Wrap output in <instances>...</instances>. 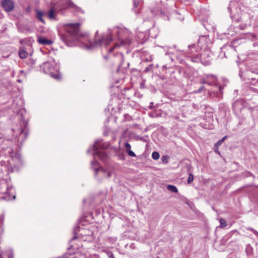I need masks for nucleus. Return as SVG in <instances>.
<instances>
[{"label":"nucleus","mask_w":258,"mask_h":258,"mask_svg":"<svg viewBox=\"0 0 258 258\" xmlns=\"http://www.w3.org/2000/svg\"><path fill=\"white\" fill-rule=\"evenodd\" d=\"M80 24L79 23L69 24L65 27V32L59 35L61 39L68 46H72L71 43L79 40L81 37L84 36L80 33Z\"/></svg>","instance_id":"f257e3e1"},{"label":"nucleus","mask_w":258,"mask_h":258,"mask_svg":"<svg viewBox=\"0 0 258 258\" xmlns=\"http://www.w3.org/2000/svg\"><path fill=\"white\" fill-rule=\"evenodd\" d=\"M41 68L45 74H49L52 78L57 80H60L61 76L57 71V67L53 66L50 62L46 61L43 63L41 65Z\"/></svg>","instance_id":"f03ea898"},{"label":"nucleus","mask_w":258,"mask_h":258,"mask_svg":"<svg viewBox=\"0 0 258 258\" xmlns=\"http://www.w3.org/2000/svg\"><path fill=\"white\" fill-rule=\"evenodd\" d=\"M112 36L111 33L107 35L103 34L101 35L99 39L95 38L93 41H89V46L88 48H94L102 45H104L106 47L110 44L112 41Z\"/></svg>","instance_id":"7ed1b4c3"},{"label":"nucleus","mask_w":258,"mask_h":258,"mask_svg":"<svg viewBox=\"0 0 258 258\" xmlns=\"http://www.w3.org/2000/svg\"><path fill=\"white\" fill-rule=\"evenodd\" d=\"M211 53L208 51H204L200 55V60L205 66L210 64L211 61Z\"/></svg>","instance_id":"20e7f679"},{"label":"nucleus","mask_w":258,"mask_h":258,"mask_svg":"<svg viewBox=\"0 0 258 258\" xmlns=\"http://www.w3.org/2000/svg\"><path fill=\"white\" fill-rule=\"evenodd\" d=\"M1 5L7 12H11L14 8V4L11 0H3L1 3Z\"/></svg>","instance_id":"39448f33"},{"label":"nucleus","mask_w":258,"mask_h":258,"mask_svg":"<svg viewBox=\"0 0 258 258\" xmlns=\"http://www.w3.org/2000/svg\"><path fill=\"white\" fill-rule=\"evenodd\" d=\"M109 145L108 143H103L102 141L97 140L93 145L92 148L93 150H102L106 149Z\"/></svg>","instance_id":"423d86ee"},{"label":"nucleus","mask_w":258,"mask_h":258,"mask_svg":"<svg viewBox=\"0 0 258 258\" xmlns=\"http://www.w3.org/2000/svg\"><path fill=\"white\" fill-rule=\"evenodd\" d=\"M95 153H93V155L97 156L101 160L105 161L107 159V154L103 150H94Z\"/></svg>","instance_id":"0eeeda50"},{"label":"nucleus","mask_w":258,"mask_h":258,"mask_svg":"<svg viewBox=\"0 0 258 258\" xmlns=\"http://www.w3.org/2000/svg\"><path fill=\"white\" fill-rule=\"evenodd\" d=\"M98 164V163L95 160L91 162V165L92 166V168L94 169V171L95 172V176L96 177H97L98 171H100L104 174H105V172H106V170L102 168V167H100L98 168V167H94V165H97Z\"/></svg>","instance_id":"6e6552de"},{"label":"nucleus","mask_w":258,"mask_h":258,"mask_svg":"<svg viewBox=\"0 0 258 258\" xmlns=\"http://www.w3.org/2000/svg\"><path fill=\"white\" fill-rule=\"evenodd\" d=\"M37 41L39 43L44 45H50L53 43L51 39H47L43 37H39Z\"/></svg>","instance_id":"1a4fd4ad"},{"label":"nucleus","mask_w":258,"mask_h":258,"mask_svg":"<svg viewBox=\"0 0 258 258\" xmlns=\"http://www.w3.org/2000/svg\"><path fill=\"white\" fill-rule=\"evenodd\" d=\"M124 147L126 150V152L129 156H130L131 157L136 156L135 153L131 150V145L128 142H126L124 144Z\"/></svg>","instance_id":"9d476101"},{"label":"nucleus","mask_w":258,"mask_h":258,"mask_svg":"<svg viewBox=\"0 0 258 258\" xmlns=\"http://www.w3.org/2000/svg\"><path fill=\"white\" fill-rule=\"evenodd\" d=\"M35 12L36 18L41 21L42 23L45 24V21L42 18L45 14L38 9L35 10Z\"/></svg>","instance_id":"9b49d317"},{"label":"nucleus","mask_w":258,"mask_h":258,"mask_svg":"<svg viewBox=\"0 0 258 258\" xmlns=\"http://www.w3.org/2000/svg\"><path fill=\"white\" fill-rule=\"evenodd\" d=\"M22 123L23 125H24L25 127L24 128H22L20 129V133H24L25 134V137L26 138L28 134V131L27 130V122H26L25 121H23Z\"/></svg>","instance_id":"f8f14e48"},{"label":"nucleus","mask_w":258,"mask_h":258,"mask_svg":"<svg viewBox=\"0 0 258 258\" xmlns=\"http://www.w3.org/2000/svg\"><path fill=\"white\" fill-rule=\"evenodd\" d=\"M19 55L21 58H25L28 56V52L24 49H20L19 51Z\"/></svg>","instance_id":"ddd939ff"},{"label":"nucleus","mask_w":258,"mask_h":258,"mask_svg":"<svg viewBox=\"0 0 258 258\" xmlns=\"http://www.w3.org/2000/svg\"><path fill=\"white\" fill-rule=\"evenodd\" d=\"M5 193H7V196L4 197L3 198L7 200H11L15 199V196H11L9 195V189L7 186V191Z\"/></svg>","instance_id":"4468645a"},{"label":"nucleus","mask_w":258,"mask_h":258,"mask_svg":"<svg viewBox=\"0 0 258 258\" xmlns=\"http://www.w3.org/2000/svg\"><path fill=\"white\" fill-rule=\"evenodd\" d=\"M167 189L171 191H172L174 193H177L178 192V189L177 187L173 185H168L167 186Z\"/></svg>","instance_id":"2eb2a0df"},{"label":"nucleus","mask_w":258,"mask_h":258,"mask_svg":"<svg viewBox=\"0 0 258 258\" xmlns=\"http://www.w3.org/2000/svg\"><path fill=\"white\" fill-rule=\"evenodd\" d=\"M160 155L158 152L154 151L152 154V157L154 160H157L159 158Z\"/></svg>","instance_id":"dca6fc26"},{"label":"nucleus","mask_w":258,"mask_h":258,"mask_svg":"<svg viewBox=\"0 0 258 258\" xmlns=\"http://www.w3.org/2000/svg\"><path fill=\"white\" fill-rule=\"evenodd\" d=\"M219 222L220 223L221 227L224 228L227 226V223L224 219L220 218L219 220Z\"/></svg>","instance_id":"f3484780"},{"label":"nucleus","mask_w":258,"mask_h":258,"mask_svg":"<svg viewBox=\"0 0 258 258\" xmlns=\"http://www.w3.org/2000/svg\"><path fill=\"white\" fill-rule=\"evenodd\" d=\"M227 138V136H224L221 139L219 140L216 144L217 146H220L222 143L225 140V139Z\"/></svg>","instance_id":"a211bd4d"},{"label":"nucleus","mask_w":258,"mask_h":258,"mask_svg":"<svg viewBox=\"0 0 258 258\" xmlns=\"http://www.w3.org/2000/svg\"><path fill=\"white\" fill-rule=\"evenodd\" d=\"M79 228L77 227L76 228H75L74 229V236L71 239V240H74L78 238V236H77V231H78Z\"/></svg>","instance_id":"6ab92c4d"},{"label":"nucleus","mask_w":258,"mask_h":258,"mask_svg":"<svg viewBox=\"0 0 258 258\" xmlns=\"http://www.w3.org/2000/svg\"><path fill=\"white\" fill-rule=\"evenodd\" d=\"M48 17L50 19H52L54 18V11L52 9L49 10Z\"/></svg>","instance_id":"aec40b11"},{"label":"nucleus","mask_w":258,"mask_h":258,"mask_svg":"<svg viewBox=\"0 0 258 258\" xmlns=\"http://www.w3.org/2000/svg\"><path fill=\"white\" fill-rule=\"evenodd\" d=\"M194 180V175L192 173H190L189 174L188 177L187 178V182L188 183H191Z\"/></svg>","instance_id":"412c9836"},{"label":"nucleus","mask_w":258,"mask_h":258,"mask_svg":"<svg viewBox=\"0 0 258 258\" xmlns=\"http://www.w3.org/2000/svg\"><path fill=\"white\" fill-rule=\"evenodd\" d=\"M247 229L252 232L255 235L258 236V232L251 227H248Z\"/></svg>","instance_id":"4be33fe9"},{"label":"nucleus","mask_w":258,"mask_h":258,"mask_svg":"<svg viewBox=\"0 0 258 258\" xmlns=\"http://www.w3.org/2000/svg\"><path fill=\"white\" fill-rule=\"evenodd\" d=\"M200 83L201 84H208V85H211L209 83H208L205 78H203L200 80Z\"/></svg>","instance_id":"5701e85b"},{"label":"nucleus","mask_w":258,"mask_h":258,"mask_svg":"<svg viewBox=\"0 0 258 258\" xmlns=\"http://www.w3.org/2000/svg\"><path fill=\"white\" fill-rule=\"evenodd\" d=\"M139 5V2L138 1H134V6L135 8H138Z\"/></svg>","instance_id":"b1692460"},{"label":"nucleus","mask_w":258,"mask_h":258,"mask_svg":"<svg viewBox=\"0 0 258 258\" xmlns=\"http://www.w3.org/2000/svg\"><path fill=\"white\" fill-rule=\"evenodd\" d=\"M151 70V66H148L145 69V72H148L150 71Z\"/></svg>","instance_id":"393cba45"},{"label":"nucleus","mask_w":258,"mask_h":258,"mask_svg":"<svg viewBox=\"0 0 258 258\" xmlns=\"http://www.w3.org/2000/svg\"><path fill=\"white\" fill-rule=\"evenodd\" d=\"M204 86H202V87H200V88L199 90H198L196 92V93H199V92H201L203 90V89H204Z\"/></svg>","instance_id":"a878e982"},{"label":"nucleus","mask_w":258,"mask_h":258,"mask_svg":"<svg viewBox=\"0 0 258 258\" xmlns=\"http://www.w3.org/2000/svg\"><path fill=\"white\" fill-rule=\"evenodd\" d=\"M196 45L195 44H192L188 46V47L191 50V49H195Z\"/></svg>","instance_id":"bb28decb"},{"label":"nucleus","mask_w":258,"mask_h":258,"mask_svg":"<svg viewBox=\"0 0 258 258\" xmlns=\"http://www.w3.org/2000/svg\"><path fill=\"white\" fill-rule=\"evenodd\" d=\"M112 176V172L111 171H109L106 175V177L107 178H109Z\"/></svg>","instance_id":"cd10ccee"},{"label":"nucleus","mask_w":258,"mask_h":258,"mask_svg":"<svg viewBox=\"0 0 258 258\" xmlns=\"http://www.w3.org/2000/svg\"><path fill=\"white\" fill-rule=\"evenodd\" d=\"M109 257L110 258H114V255L112 253H110V254L109 255Z\"/></svg>","instance_id":"c85d7f7f"},{"label":"nucleus","mask_w":258,"mask_h":258,"mask_svg":"<svg viewBox=\"0 0 258 258\" xmlns=\"http://www.w3.org/2000/svg\"><path fill=\"white\" fill-rule=\"evenodd\" d=\"M9 258H14V255L13 254H10L8 256Z\"/></svg>","instance_id":"c756f323"},{"label":"nucleus","mask_w":258,"mask_h":258,"mask_svg":"<svg viewBox=\"0 0 258 258\" xmlns=\"http://www.w3.org/2000/svg\"><path fill=\"white\" fill-rule=\"evenodd\" d=\"M198 59H199V57H198V56H197V57H196L195 58V60L194 61H197Z\"/></svg>","instance_id":"7c9ffc66"},{"label":"nucleus","mask_w":258,"mask_h":258,"mask_svg":"<svg viewBox=\"0 0 258 258\" xmlns=\"http://www.w3.org/2000/svg\"><path fill=\"white\" fill-rule=\"evenodd\" d=\"M125 44L124 42L123 41H121L120 44V45H124Z\"/></svg>","instance_id":"2f4dec72"},{"label":"nucleus","mask_w":258,"mask_h":258,"mask_svg":"<svg viewBox=\"0 0 258 258\" xmlns=\"http://www.w3.org/2000/svg\"><path fill=\"white\" fill-rule=\"evenodd\" d=\"M117 45V44H116V45L115 46H114L113 48H112L111 49H110L109 51L110 52L112 51Z\"/></svg>","instance_id":"473e14b6"},{"label":"nucleus","mask_w":258,"mask_h":258,"mask_svg":"<svg viewBox=\"0 0 258 258\" xmlns=\"http://www.w3.org/2000/svg\"><path fill=\"white\" fill-rule=\"evenodd\" d=\"M166 158V156H163V157H162V160H163V162H164V161H165V158Z\"/></svg>","instance_id":"72a5a7b5"},{"label":"nucleus","mask_w":258,"mask_h":258,"mask_svg":"<svg viewBox=\"0 0 258 258\" xmlns=\"http://www.w3.org/2000/svg\"><path fill=\"white\" fill-rule=\"evenodd\" d=\"M98 34V31H96V33H95V38H96V36H97Z\"/></svg>","instance_id":"f704fd0d"},{"label":"nucleus","mask_w":258,"mask_h":258,"mask_svg":"<svg viewBox=\"0 0 258 258\" xmlns=\"http://www.w3.org/2000/svg\"><path fill=\"white\" fill-rule=\"evenodd\" d=\"M3 233V229L0 228V234Z\"/></svg>","instance_id":"c9c22d12"},{"label":"nucleus","mask_w":258,"mask_h":258,"mask_svg":"<svg viewBox=\"0 0 258 258\" xmlns=\"http://www.w3.org/2000/svg\"><path fill=\"white\" fill-rule=\"evenodd\" d=\"M18 82H21V80H18Z\"/></svg>","instance_id":"e433bc0d"},{"label":"nucleus","mask_w":258,"mask_h":258,"mask_svg":"<svg viewBox=\"0 0 258 258\" xmlns=\"http://www.w3.org/2000/svg\"><path fill=\"white\" fill-rule=\"evenodd\" d=\"M0 258H2V257H0Z\"/></svg>","instance_id":"4c0bfd02"}]
</instances>
